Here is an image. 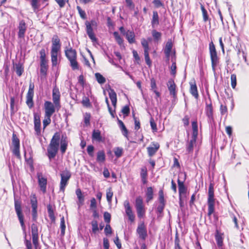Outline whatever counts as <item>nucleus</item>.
<instances>
[{
	"label": "nucleus",
	"instance_id": "25",
	"mask_svg": "<svg viewBox=\"0 0 249 249\" xmlns=\"http://www.w3.org/2000/svg\"><path fill=\"white\" fill-rule=\"evenodd\" d=\"M190 92L191 93V94L194 96V97L196 99L198 98V94L197 92V87L195 83V82H191L190 83Z\"/></svg>",
	"mask_w": 249,
	"mask_h": 249
},
{
	"label": "nucleus",
	"instance_id": "30",
	"mask_svg": "<svg viewBox=\"0 0 249 249\" xmlns=\"http://www.w3.org/2000/svg\"><path fill=\"white\" fill-rule=\"evenodd\" d=\"M196 138L192 137L191 140L188 143L187 145V150L189 152H192L193 151L194 147L196 145Z\"/></svg>",
	"mask_w": 249,
	"mask_h": 249
},
{
	"label": "nucleus",
	"instance_id": "43",
	"mask_svg": "<svg viewBox=\"0 0 249 249\" xmlns=\"http://www.w3.org/2000/svg\"><path fill=\"white\" fill-rule=\"evenodd\" d=\"M40 66V72L42 73L45 74L47 70V60L41 61Z\"/></svg>",
	"mask_w": 249,
	"mask_h": 249
},
{
	"label": "nucleus",
	"instance_id": "20",
	"mask_svg": "<svg viewBox=\"0 0 249 249\" xmlns=\"http://www.w3.org/2000/svg\"><path fill=\"white\" fill-rule=\"evenodd\" d=\"M68 143V138L66 136L62 135L60 141V150L62 154L64 153L67 148Z\"/></svg>",
	"mask_w": 249,
	"mask_h": 249
},
{
	"label": "nucleus",
	"instance_id": "1",
	"mask_svg": "<svg viewBox=\"0 0 249 249\" xmlns=\"http://www.w3.org/2000/svg\"><path fill=\"white\" fill-rule=\"evenodd\" d=\"M60 137L59 133H55L52 138L47 148V155L50 160L54 158L58 150Z\"/></svg>",
	"mask_w": 249,
	"mask_h": 249
},
{
	"label": "nucleus",
	"instance_id": "46",
	"mask_svg": "<svg viewBox=\"0 0 249 249\" xmlns=\"http://www.w3.org/2000/svg\"><path fill=\"white\" fill-rule=\"evenodd\" d=\"M113 36L118 43L120 45H122L123 43V39L121 37L119 33L117 32H115L113 33Z\"/></svg>",
	"mask_w": 249,
	"mask_h": 249
},
{
	"label": "nucleus",
	"instance_id": "15",
	"mask_svg": "<svg viewBox=\"0 0 249 249\" xmlns=\"http://www.w3.org/2000/svg\"><path fill=\"white\" fill-rule=\"evenodd\" d=\"M126 214L128 217V219L131 222H133L135 220V215L134 214L130 203L128 200H125L124 204Z\"/></svg>",
	"mask_w": 249,
	"mask_h": 249
},
{
	"label": "nucleus",
	"instance_id": "54",
	"mask_svg": "<svg viewBox=\"0 0 249 249\" xmlns=\"http://www.w3.org/2000/svg\"><path fill=\"white\" fill-rule=\"evenodd\" d=\"M206 113L209 117L212 116L213 114V107L211 105H208L206 107Z\"/></svg>",
	"mask_w": 249,
	"mask_h": 249
},
{
	"label": "nucleus",
	"instance_id": "28",
	"mask_svg": "<svg viewBox=\"0 0 249 249\" xmlns=\"http://www.w3.org/2000/svg\"><path fill=\"white\" fill-rule=\"evenodd\" d=\"M75 193L78 199V204L80 207L83 204L84 201V197L80 189H77L76 190Z\"/></svg>",
	"mask_w": 249,
	"mask_h": 249
},
{
	"label": "nucleus",
	"instance_id": "60",
	"mask_svg": "<svg viewBox=\"0 0 249 249\" xmlns=\"http://www.w3.org/2000/svg\"><path fill=\"white\" fill-rule=\"evenodd\" d=\"M40 55V61H43L44 60H46V54H45V51L44 49H42L40 50L39 52Z\"/></svg>",
	"mask_w": 249,
	"mask_h": 249
},
{
	"label": "nucleus",
	"instance_id": "10",
	"mask_svg": "<svg viewBox=\"0 0 249 249\" xmlns=\"http://www.w3.org/2000/svg\"><path fill=\"white\" fill-rule=\"evenodd\" d=\"M52 96L53 104L56 108L58 110L61 107L60 103V93L59 89L56 86H55L53 89Z\"/></svg>",
	"mask_w": 249,
	"mask_h": 249
},
{
	"label": "nucleus",
	"instance_id": "52",
	"mask_svg": "<svg viewBox=\"0 0 249 249\" xmlns=\"http://www.w3.org/2000/svg\"><path fill=\"white\" fill-rule=\"evenodd\" d=\"M92 231V232L95 233L98 231V223L96 220L91 221Z\"/></svg>",
	"mask_w": 249,
	"mask_h": 249
},
{
	"label": "nucleus",
	"instance_id": "17",
	"mask_svg": "<svg viewBox=\"0 0 249 249\" xmlns=\"http://www.w3.org/2000/svg\"><path fill=\"white\" fill-rule=\"evenodd\" d=\"M167 87L169 90L170 95H172L174 98H176V86L172 79H170L167 83Z\"/></svg>",
	"mask_w": 249,
	"mask_h": 249
},
{
	"label": "nucleus",
	"instance_id": "11",
	"mask_svg": "<svg viewBox=\"0 0 249 249\" xmlns=\"http://www.w3.org/2000/svg\"><path fill=\"white\" fill-rule=\"evenodd\" d=\"M56 107L53 103L46 101L44 103L45 115L52 116L55 112Z\"/></svg>",
	"mask_w": 249,
	"mask_h": 249
},
{
	"label": "nucleus",
	"instance_id": "36",
	"mask_svg": "<svg viewBox=\"0 0 249 249\" xmlns=\"http://www.w3.org/2000/svg\"><path fill=\"white\" fill-rule=\"evenodd\" d=\"M159 200L160 204L161 205V209H162L165 205L164 199V194H163V190H160V191L159 192Z\"/></svg>",
	"mask_w": 249,
	"mask_h": 249
},
{
	"label": "nucleus",
	"instance_id": "34",
	"mask_svg": "<svg viewBox=\"0 0 249 249\" xmlns=\"http://www.w3.org/2000/svg\"><path fill=\"white\" fill-rule=\"evenodd\" d=\"M105 160V154L103 151H99L97 154V161L103 162Z\"/></svg>",
	"mask_w": 249,
	"mask_h": 249
},
{
	"label": "nucleus",
	"instance_id": "12",
	"mask_svg": "<svg viewBox=\"0 0 249 249\" xmlns=\"http://www.w3.org/2000/svg\"><path fill=\"white\" fill-rule=\"evenodd\" d=\"M37 177L38 185L40 190L43 193H45L46 192V186L47 183V178L43 177L41 173H38L37 174Z\"/></svg>",
	"mask_w": 249,
	"mask_h": 249
},
{
	"label": "nucleus",
	"instance_id": "63",
	"mask_svg": "<svg viewBox=\"0 0 249 249\" xmlns=\"http://www.w3.org/2000/svg\"><path fill=\"white\" fill-rule=\"evenodd\" d=\"M93 150H94L93 146L90 145H89L88 146L87 152L89 156H93Z\"/></svg>",
	"mask_w": 249,
	"mask_h": 249
},
{
	"label": "nucleus",
	"instance_id": "37",
	"mask_svg": "<svg viewBox=\"0 0 249 249\" xmlns=\"http://www.w3.org/2000/svg\"><path fill=\"white\" fill-rule=\"evenodd\" d=\"M113 192L112 191L111 188H109L107 189V194H106L107 199L109 204L111 203L112 197L113 196Z\"/></svg>",
	"mask_w": 249,
	"mask_h": 249
},
{
	"label": "nucleus",
	"instance_id": "58",
	"mask_svg": "<svg viewBox=\"0 0 249 249\" xmlns=\"http://www.w3.org/2000/svg\"><path fill=\"white\" fill-rule=\"evenodd\" d=\"M151 127L154 131H157V128L156 124L154 122V119L151 118L150 120Z\"/></svg>",
	"mask_w": 249,
	"mask_h": 249
},
{
	"label": "nucleus",
	"instance_id": "18",
	"mask_svg": "<svg viewBox=\"0 0 249 249\" xmlns=\"http://www.w3.org/2000/svg\"><path fill=\"white\" fill-rule=\"evenodd\" d=\"M18 36L19 38H23L24 36L26 30V26L25 21L23 20L19 22L18 27Z\"/></svg>",
	"mask_w": 249,
	"mask_h": 249
},
{
	"label": "nucleus",
	"instance_id": "23",
	"mask_svg": "<svg viewBox=\"0 0 249 249\" xmlns=\"http://www.w3.org/2000/svg\"><path fill=\"white\" fill-rule=\"evenodd\" d=\"M173 44L171 40H168L165 45L164 52L167 58H169L171 53Z\"/></svg>",
	"mask_w": 249,
	"mask_h": 249
},
{
	"label": "nucleus",
	"instance_id": "7",
	"mask_svg": "<svg viewBox=\"0 0 249 249\" xmlns=\"http://www.w3.org/2000/svg\"><path fill=\"white\" fill-rule=\"evenodd\" d=\"M60 176V190L62 192H64L65 187L71 177V174L69 171L65 170L61 173Z\"/></svg>",
	"mask_w": 249,
	"mask_h": 249
},
{
	"label": "nucleus",
	"instance_id": "5",
	"mask_svg": "<svg viewBox=\"0 0 249 249\" xmlns=\"http://www.w3.org/2000/svg\"><path fill=\"white\" fill-rule=\"evenodd\" d=\"M135 208L137 211L138 217H142L145 214V211L143 203V199L140 196L137 197L136 199Z\"/></svg>",
	"mask_w": 249,
	"mask_h": 249
},
{
	"label": "nucleus",
	"instance_id": "2",
	"mask_svg": "<svg viewBox=\"0 0 249 249\" xmlns=\"http://www.w3.org/2000/svg\"><path fill=\"white\" fill-rule=\"evenodd\" d=\"M65 53L67 58L70 62L72 70H78L79 66L76 61L77 53L76 51L71 47H66L65 50Z\"/></svg>",
	"mask_w": 249,
	"mask_h": 249
},
{
	"label": "nucleus",
	"instance_id": "9",
	"mask_svg": "<svg viewBox=\"0 0 249 249\" xmlns=\"http://www.w3.org/2000/svg\"><path fill=\"white\" fill-rule=\"evenodd\" d=\"M13 153L18 158H20L19 152V140L15 134L12 136Z\"/></svg>",
	"mask_w": 249,
	"mask_h": 249
},
{
	"label": "nucleus",
	"instance_id": "41",
	"mask_svg": "<svg viewBox=\"0 0 249 249\" xmlns=\"http://www.w3.org/2000/svg\"><path fill=\"white\" fill-rule=\"evenodd\" d=\"M141 43L144 48V53H145L146 51L148 52L149 48L148 41L145 39L142 38L141 40Z\"/></svg>",
	"mask_w": 249,
	"mask_h": 249
},
{
	"label": "nucleus",
	"instance_id": "33",
	"mask_svg": "<svg viewBox=\"0 0 249 249\" xmlns=\"http://www.w3.org/2000/svg\"><path fill=\"white\" fill-rule=\"evenodd\" d=\"M92 138L93 140H95L98 142L102 141V137L101 136L100 131L98 130H94L92 133Z\"/></svg>",
	"mask_w": 249,
	"mask_h": 249
},
{
	"label": "nucleus",
	"instance_id": "3",
	"mask_svg": "<svg viewBox=\"0 0 249 249\" xmlns=\"http://www.w3.org/2000/svg\"><path fill=\"white\" fill-rule=\"evenodd\" d=\"M209 51L212 69L213 71L215 72L216 67L218 65L219 62V59L217 56L215 46L213 42H211L209 44Z\"/></svg>",
	"mask_w": 249,
	"mask_h": 249
},
{
	"label": "nucleus",
	"instance_id": "61",
	"mask_svg": "<svg viewBox=\"0 0 249 249\" xmlns=\"http://www.w3.org/2000/svg\"><path fill=\"white\" fill-rule=\"evenodd\" d=\"M16 71L17 74L19 76H20L22 74V72L23 71V70L21 66H20L19 65H18V66H17V67L16 68Z\"/></svg>",
	"mask_w": 249,
	"mask_h": 249
},
{
	"label": "nucleus",
	"instance_id": "21",
	"mask_svg": "<svg viewBox=\"0 0 249 249\" xmlns=\"http://www.w3.org/2000/svg\"><path fill=\"white\" fill-rule=\"evenodd\" d=\"M86 25L87 28V33L88 36L92 41H95L96 39L93 32V29L91 26V24L89 22H87Z\"/></svg>",
	"mask_w": 249,
	"mask_h": 249
},
{
	"label": "nucleus",
	"instance_id": "26",
	"mask_svg": "<svg viewBox=\"0 0 249 249\" xmlns=\"http://www.w3.org/2000/svg\"><path fill=\"white\" fill-rule=\"evenodd\" d=\"M59 51H51V61L53 66H56L58 64V55Z\"/></svg>",
	"mask_w": 249,
	"mask_h": 249
},
{
	"label": "nucleus",
	"instance_id": "45",
	"mask_svg": "<svg viewBox=\"0 0 249 249\" xmlns=\"http://www.w3.org/2000/svg\"><path fill=\"white\" fill-rule=\"evenodd\" d=\"M200 7L202 13L203 20L206 22L208 19V16L207 14V10L205 9L202 4H201Z\"/></svg>",
	"mask_w": 249,
	"mask_h": 249
},
{
	"label": "nucleus",
	"instance_id": "62",
	"mask_svg": "<svg viewBox=\"0 0 249 249\" xmlns=\"http://www.w3.org/2000/svg\"><path fill=\"white\" fill-rule=\"evenodd\" d=\"M82 103L83 106H84L89 107L90 106L89 100L88 98L86 97L83 98Z\"/></svg>",
	"mask_w": 249,
	"mask_h": 249
},
{
	"label": "nucleus",
	"instance_id": "8",
	"mask_svg": "<svg viewBox=\"0 0 249 249\" xmlns=\"http://www.w3.org/2000/svg\"><path fill=\"white\" fill-rule=\"evenodd\" d=\"M34 84L31 81L29 84V90L26 95V103L28 107L31 108L34 106L33 97L34 94Z\"/></svg>",
	"mask_w": 249,
	"mask_h": 249
},
{
	"label": "nucleus",
	"instance_id": "35",
	"mask_svg": "<svg viewBox=\"0 0 249 249\" xmlns=\"http://www.w3.org/2000/svg\"><path fill=\"white\" fill-rule=\"evenodd\" d=\"M146 195L147 202H148L153 199V191L151 187H149L147 188Z\"/></svg>",
	"mask_w": 249,
	"mask_h": 249
},
{
	"label": "nucleus",
	"instance_id": "32",
	"mask_svg": "<svg viewBox=\"0 0 249 249\" xmlns=\"http://www.w3.org/2000/svg\"><path fill=\"white\" fill-rule=\"evenodd\" d=\"M192 129H193V134L192 137L193 138H197L198 135V127H197V124L196 121H194L192 124Z\"/></svg>",
	"mask_w": 249,
	"mask_h": 249
},
{
	"label": "nucleus",
	"instance_id": "27",
	"mask_svg": "<svg viewBox=\"0 0 249 249\" xmlns=\"http://www.w3.org/2000/svg\"><path fill=\"white\" fill-rule=\"evenodd\" d=\"M126 38L129 43H133L135 42V34L133 31H127L125 33Z\"/></svg>",
	"mask_w": 249,
	"mask_h": 249
},
{
	"label": "nucleus",
	"instance_id": "38",
	"mask_svg": "<svg viewBox=\"0 0 249 249\" xmlns=\"http://www.w3.org/2000/svg\"><path fill=\"white\" fill-rule=\"evenodd\" d=\"M96 79L99 84H103L106 82V79L99 73H96L95 74Z\"/></svg>",
	"mask_w": 249,
	"mask_h": 249
},
{
	"label": "nucleus",
	"instance_id": "42",
	"mask_svg": "<svg viewBox=\"0 0 249 249\" xmlns=\"http://www.w3.org/2000/svg\"><path fill=\"white\" fill-rule=\"evenodd\" d=\"M118 122H119V124H120V126L122 130L123 131V135L124 136L127 137V134H128V131H127V130L126 128V127H125V125L124 124L121 120H119Z\"/></svg>",
	"mask_w": 249,
	"mask_h": 249
},
{
	"label": "nucleus",
	"instance_id": "50",
	"mask_svg": "<svg viewBox=\"0 0 249 249\" xmlns=\"http://www.w3.org/2000/svg\"><path fill=\"white\" fill-rule=\"evenodd\" d=\"M231 85L233 89H235L236 86V76L235 74H232L231 76Z\"/></svg>",
	"mask_w": 249,
	"mask_h": 249
},
{
	"label": "nucleus",
	"instance_id": "47",
	"mask_svg": "<svg viewBox=\"0 0 249 249\" xmlns=\"http://www.w3.org/2000/svg\"><path fill=\"white\" fill-rule=\"evenodd\" d=\"M51 116L45 115V119L43 121V128L44 129H45V127L51 123Z\"/></svg>",
	"mask_w": 249,
	"mask_h": 249
},
{
	"label": "nucleus",
	"instance_id": "39",
	"mask_svg": "<svg viewBox=\"0 0 249 249\" xmlns=\"http://www.w3.org/2000/svg\"><path fill=\"white\" fill-rule=\"evenodd\" d=\"M215 239L219 247H221L223 245V237L222 234L217 232L215 235Z\"/></svg>",
	"mask_w": 249,
	"mask_h": 249
},
{
	"label": "nucleus",
	"instance_id": "22",
	"mask_svg": "<svg viewBox=\"0 0 249 249\" xmlns=\"http://www.w3.org/2000/svg\"><path fill=\"white\" fill-rule=\"evenodd\" d=\"M152 145V146L147 148L148 154L150 157L153 156L160 147V145L158 143H153Z\"/></svg>",
	"mask_w": 249,
	"mask_h": 249
},
{
	"label": "nucleus",
	"instance_id": "24",
	"mask_svg": "<svg viewBox=\"0 0 249 249\" xmlns=\"http://www.w3.org/2000/svg\"><path fill=\"white\" fill-rule=\"evenodd\" d=\"M109 98L111 101L113 106L115 108L117 104V94L114 89H110L108 91Z\"/></svg>",
	"mask_w": 249,
	"mask_h": 249
},
{
	"label": "nucleus",
	"instance_id": "48",
	"mask_svg": "<svg viewBox=\"0 0 249 249\" xmlns=\"http://www.w3.org/2000/svg\"><path fill=\"white\" fill-rule=\"evenodd\" d=\"M31 4L35 12H36V10L39 8L38 0H31Z\"/></svg>",
	"mask_w": 249,
	"mask_h": 249
},
{
	"label": "nucleus",
	"instance_id": "59",
	"mask_svg": "<svg viewBox=\"0 0 249 249\" xmlns=\"http://www.w3.org/2000/svg\"><path fill=\"white\" fill-rule=\"evenodd\" d=\"M152 36L155 39L158 40L160 38L161 34L160 33L157 32L156 30H153L152 31Z\"/></svg>",
	"mask_w": 249,
	"mask_h": 249
},
{
	"label": "nucleus",
	"instance_id": "44",
	"mask_svg": "<svg viewBox=\"0 0 249 249\" xmlns=\"http://www.w3.org/2000/svg\"><path fill=\"white\" fill-rule=\"evenodd\" d=\"M61 234L62 235L65 234V231L66 228L64 217H62L60 221Z\"/></svg>",
	"mask_w": 249,
	"mask_h": 249
},
{
	"label": "nucleus",
	"instance_id": "64",
	"mask_svg": "<svg viewBox=\"0 0 249 249\" xmlns=\"http://www.w3.org/2000/svg\"><path fill=\"white\" fill-rule=\"evenodd\" d=\"M90 208L91 209H96L97 207L96 201L94 198H92L90 200Z\"/></svg>",
	"mask_w": 249,
	"mask_h": 249
},
{
	"label": "nucleus",
	"instance_id": "14",
	"mask_svg": "<svg viewBox=\"0 0 249 249\" xmlns=\"http://www.w3.org/2000/svg\"><path fill=\"white\" fill-rule=\"evenodd\" d=\"M137 233L139 235V238L142 240H145L147 237L146 228L143 222L139 224L137 229Z\"/></svg>",
	"mask_w": 249,
	"mask_h": 249
},
{
	"label": "nucleus",
	"instance_id": "19",
	"mask_svg": "<svg viewBox=\"0 0 249 249\" xmlns=\"http://www.w3.org/2000/svg\"><path fill=\"white\" fill-rule=\"evenodd\" d=\"M178 192L179 195V199L181 200V198L185 196L186 193V188L184 185L183 182L180 181L179 179L178 180Z\"/></svg>",
	"mask_w": 249,
	"mask_h": 249
},
{
	"label": "nucleus",
	"instance_id": "53",
	"mask_svg": "<svg viewBox=\"0 0 249 249\" xmlns=\"http://www.w3.org/2000/svg\"><path fill=\"white\" fill-rule=\"evenodd\" d=\"M32 229V235L37 236L38 235V229L36 225L33 224L31 226Z\"/></svg>",
	"mask_w": 249,
	"mask_h": 249
},
{
	"label": "nucleus",
	"instance_id": "29",
	"mask_svg": "<svg viewBox=\"0 0 249 249\" xmlns=\"http://www.w3.org/2000/svg\"><path fill=\"white\" fill-rule=\"evenodd\" d=\"M159 24V15L157 11H153L151 24L154 27Z\"/></svg>",
	"mask_w": 249,
	"mask_h": 249
},
{
	"label": "nucleus",
	"instance_id": "4",
	"mask_svg": "<svg viewBox=\"0 0 249 249\" xmlns=\"http://www.w3.org/2000/svg\"><path fill=\"white\" fill-rule=\"evenodd\" d=\"M214 189L213 186L212 184H210L208 190V213L209 216L213 213L214 209Z\"/></svg>",
	"mask_w": 249,
	"mask_h": 249
},
{
	"label": "nucleus",
	"instance_id": "40",
	"mask_svg": "<svg viewBox=\"0 0 249 249\" xmlns=\"http://www.w3.org/2000/svg\"><path fill=\"white\" fill-rule=\"evenodd\" d=\"M10 109L12 114H14L18 110L15 107V98L14 97L10 98Z\"/></svg>",
	"mask_w": 249,
	"mask_h": 249
},
{
	"label": "nucleus",
	"instance_id": "13",
	"mask_svg": "<svg viewBox=\"0 0 249 249\" xmlns=\"http://www.w3.org/2000/svg\"><path fill=\"white\" fill-rule=\"evenodd\" d=\"M31 204L32 208L33 219L34 221H36L37 216V202L36 196L35 194H33L31 196Z\"/></svg>",
	"mask_w": 249,
	"mask_h": 249
},
{
	"label": "nucleus",
	"instance_id": "57",
	"mask_svg": "<svg viewBox=\"0 0 249 249\" xmlns=\"http://www.w3.org/2000/svg\"><path fill=\"white\" fill-rule=\"evenodd\" d=\"M34 128L36 135H40L41 134V124L34 125Z\"/></svg>",
	"mask_w": 249,
	"mask_h": 249
},
{
	"label": "nucleus",
	"instance_id": "6",
	"mask_svg": "<svg viewBox=\"0 0 249 249\" xmlns=\"http://www.w3.org/2000/svg\"><path fill=\"white\" fill-rule=\"evenodd\" d=\"M15 211L18 215V220L20 223L22 229L24 232H25L26 228L24 223V217L22 213L21 203L18 200H15Z\"/></svg>",
	"mask_w": 249,
	"mask_h": 249
},
{
	"label": "nucleus",
	"instance_id": "31",
	"mask_svg": "<svg viewBox=\"0 0 249 249\" xmlns=\"http://www.w3.org/2000/svg\"><path fill=\"white\" fill-rule=\"evenodd\" d=\"M47 210H48L49 216L50 218L51 219L52 222H54L55 221V217L54 216L53 210V207L52 206V205L49 204L47 206Z\"/></svg>",
	"mask_w": 249,
	"mask_h": 249
},
{
	"label": "nucleus",
	"instance_id": "49",
	"mask_svg": "<svg viewBox=\"0 0 249 249\" xmlns=\"http://www.w3.org/2000/svg\"><path fill=\"white\" fill-rule=\"evenodd\" d=\"M123 148L120 147H117L114 149V154L117 158H120L123 154Z\"/></svg>",
	"mask_w": 249,
	"mask_h": 249
},
{
	"label": "nucleus",
	"instance_id": "56",
	"mask_svg": "<svg viewBox=\"0 0 249 249\" xmlns=\"http://www.w3.org/2000/svg\"><path fill=\"white\" fill-rule=\"evenodd\" d=\"M104 218L105 221L108 224L110 221L111 215L108 212H105L104 213Z\"/></svg>",
	"mask_w": 249,
	"mask_h": 249
},
{
	"label": "nucleus",
	"instance_id": "16",
	"mask_svg": "<svg viewBox=\"0 0 249 249\" xmlns=\"http://www.w3.org/2000/svg\"><path fill=\"white\" fill-rule=\"evenodd\" d=\"M51 51H60L61 49L60 40L57 35H54L52 39Z\"/></svg>",
	"mask_w": 249,
	"mask_h": 249
},
{
	"label": "nucleus",
	"instance_id": "55",
	"mask_svg": "<svg viewBox=\"0 0 249 249\" xmlns=\"http://www.w3.org/2000/svg\"><path fill=\"white\" fill-rule=\"evenodd\" d=\"M34 125L41 124L40 116L37 113H34Z\"/></svg>",
	"mask_w": 249,
	"mask_h": 249
},
{
	"label": "nucleus",
	"instance_id": "51",
	"mask_svg": "<svg viewBox=\"0 0 249 249\" xmlns=\"http://www.w3.org/2000/svg\"><path fill=\"white\" fill-rule=\"evenodd\" d=\"M144 55L145 61L146 64L149 67H151V64H152V62H151V61L150 59L149 56V53L147 52L146 51L145 53H144Z\"/></svg>",
	"mask_w": 249,
	"mask_h": 249
}]
</instances>
